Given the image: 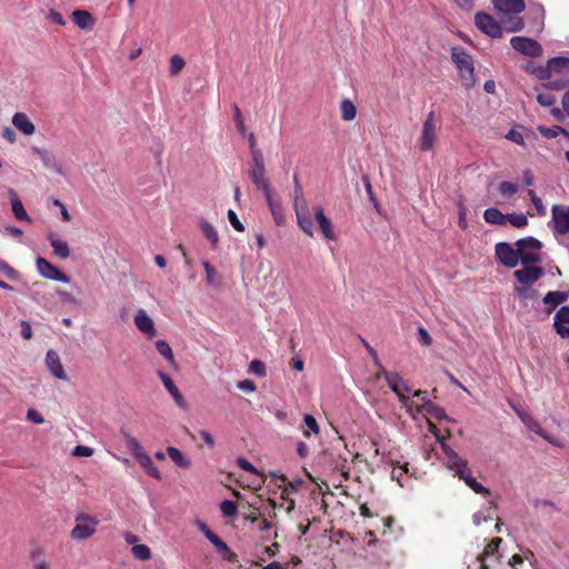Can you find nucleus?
I'll use <instances>...</instances> for the list:
<instances>
[{
	"label": "nucleus",
	"instance_id": "obj_1",
	"mask_svg": "<svg viewBox=\"0 0 569 569\" xmlns=\"http://www.w3.org/2000/svg\"><path fill=\"white\" fill-rule=\"evenodd\" d=\"M295 189L292 192V206L297 216L298 226L308 237H313V222L311 219L308 203L303 196L302 186L300 184L298 174L293 176Z\"/></svg>",
	"mask_w": 569,
	"mask_h": 569
},
{
	"label": "nucleus",
	"instance_id": "obj_2",
	"mask_svg": "<svg viewBox=\"0 0 569 569\" xmlns=\"http://www.w3.org/2000/svg\"><path fill=\"white\" fill-rule=\"evenodd\" d=\"M451 59L456 64L462 86L466 89H471L476 84L475 68L472 58L460 47H455L451 50Z\"/></svg>",
	"mask_w": 569,
	"mask_h": 569
},
{
	"label": "nucleus",
	"instance_id": "obj_3",
	"mask_svg": "<svg viewBox=\"0 0 569 569\" xmlns=\"http://www.w3.org/2000/svg\"><path fill=\"white\" fill-rule=\"evenodd\" d=\"M76 526L70 531L72 540L82 541L89 539L97 532L100 523L99 519L88 513H79L76 516Z\"/></svg>",
	"mask_w": 569,
	"mask_h": 569
},
{
	"label": "nucleus",
	"instance_id": "obj_4",
	"mask_svg": "<svg viewBox=\"0 0 569 569\" xmlns=\"http://www.w3.org/2000/svg\"><path fill=\"white\" fill-rule=\"evenodd\" d=\"M516 246L519 250V261L521 264H535L541 261L542 244L536 238L519 239Z\"/></svg>",
	"mask_w": 569,
	"mask_h": 569
},
{
	"label": "nucleus",
	"instance_id": "obj_5",
	"mask_svg": "<svg viewBox=\"0 0 569 569\" xmlns=\"http://www.w3.org/2000/svg\"><path fill=\"white\" fill-rule=\"evenodd\" d=\"M127 446L134 459L140 463L144 471L152 478L161 479L160 471L154 466L150 456L143 450L140 442L132 436L127 437Z\"/></svg>",
	"mask_w": 569,
	"mask_h": 569
},
{
	"label": "nucleus",
	"instance_id": "obj_6",
	"mask_svg": "<svg viewBox=\"0 0 569 569\" xmlns=\"http://www.w3.org/2000/svg\"><path fill=\"white\" fill-rule=\"evenodd\" d=\"M383 377L389 388L398 396L399 400L403 406H408V398L406 393L411 392V388L406 383L403 378L396 371H387L383 368L378 370L376 378L380 379Z\"/></svg>",
	"mask_w": 569,
	"mask_h": 569
},
{
	"label": "nucleus",
	"instance_id": "obj_7",
	"mask_svg": "<svg viewBox=\"0 0 569 569\" xmlns=\"http://www.w3.org/2000/svg\"><path fill=\"white\" fill-rule=\"evenodd\" d=\"M248 173L252 183L257 187V189H260L263 194L271 191L269 180L266 177L263 156H259L258 152H256L254 159H251Z\"/></svg>",
	"mask_w": 569,
	"mask_h": 569
},
{
	"label": "nucleus",
	"instance_id": "obj_8",
	"mask_svg": "<svg viewBox=\"0 0 569 569\" xmlns=\"http://www.w3.org/2000/svg\"><path fill=\"white\" fill-rule=\"evenodd\" d=\"M441 447L447 457V467L455 476L459 477L461 480H466L467 477L471 476V470L466 459L460 458L448 445L441 442Z\"/></svg>",
	"mask_w": 569,
	"mask_h": 569
},
{
	"label": "nucleus",
	"instance_id": "obj_9",
	"mask_svg": "<svg viewBox=\"0 0 569 569\" xmlns=\"http://www.w3.org/2000/svg\"><path fill=\"white\" fill-rule=\"evenodd\" d=\"M538 76L539 78H549L555 76L569 78V58L555 57L549 59L546 67L539 69Z\"/></svg>",
	"mask_w": 569,
	"mask_h": 569
},
{
	"label": "nucleus",
	"instance_id": "obj_10",
	"mask_svg": "<svg viewBox=\"0 0 569 569\" xmlns=\"http://www.w3.org/2000/svg\"><path fill=\"white\" fill-rule=\"evenodd\" d=\"M437 131L435 112L430 111L422 124L421 136L419 139L420 149L422 151H431L435 148Z\"/></svg>",
	"mask_w": 569,
	"mask_h": 569
},
{
	"label": "nucleus",
	"instance_id": "obj_11",
	"mask_svg": "<svg viewBox=\"0 0 569 569\" xmlns=\"http://www.w3.org/2000/svg\"><path fill=\"white\" fill-rule=\"evenodd\" d=\"M495 251L499 262L507 268H515L520 263L518 247L513 248V246L508 242H498L495 247Z\"/></svg>",
	"mask_w": 569,
	"mask_h": 569
},
{
	"label": "nucleus",
	"instance_id": "obj_12",
	"mask_svg": "<svg viewBox=\"0 0 569 569\" xmlns=\"http://www.w3.org/2000/svg\"><path fill=\"white\" fill-rule=\"evenodd\" d=\"M476 27L491 38H501L502 28L499 22L488 13L478 12L475 16Z\"/></svg>",
	"mask_w": 569,
	"mask_h": 569
},
{
	"label": "nucleus",
	"instance_id": "obj_13",
	"mask_svg": "<svg viewBox=\"0 0 569 569\" xmlns=\"http://www.w3.org/2000/svg\"><path fill=\"white\" fill-rule=\"evenodd\" d=\"M510 44L516 51L527 57L536 58L542 54L541 44L538 41L530 38L512 37L510 40Z\"/></svg>",
	"mask_w": 569,
	"mask_h": 569
},
{
	"label": "nucleus",
	"instance_id": "obj_14",
	"mask_svg": "<svg viewBox=\"0 0 569 569\" xmlns=\"http://www.w3.org/2000/svg\"><path fill=\"white\" fill-rule=\"evenodd\" d=\"M551 216L555 232L569 236V206L553 204Z\"/></svg>",
	"mask_w": 569,
	"mask_h": 569
},
{
	"label": "nucleus",
	"instance_id": "obj_15",
	"mask_svg": "<svg viewBox=\"0 0 569 569\" xmlns=\"http://www.w3.org/2000/svg\"><path fill=\"white\" fill-rule=\"evenodd\" d=\"M502 542L501 538H495L492 539L485 548L483 552L478 555L475 560V568L469 565L468 569H488L487 560L489 558L498 561V549L500 543Z\"/></svg>",
	"mask_w": 569,
	"mask_h": 569
},
{
	"label": "nucleus",
	"instance_id": "obj_16",
	"mask_svg": "<svg viewBox=\"0 0 569 569\" xmlns=\"http://www.w3.org/2000/svg\"><path fill=\"white\" fill-rule=\"evenodd\" d=\"M38 272L46 279L56 280L60 282L68 283L70 281L69 277L60 271L56 266H53L46 258L39 257L36 260Z\"/></svg>",
	"mask_w": 569,
	"mask_h": 569
},
{
	"label": "nucleus",
	"instance_id": "obj_17",
	"mask_svg": "<svg viewBox=\"0 0 569 569\" xmlns=\"http://www.w3.org/2000/svg\"><path fill=\"white\" fill-rule=\"evenodd\" d=\"M522 266L523 268L518 269L513 272V277L519 283L523 286H532L545 274V271L541 267H537L533 264Z\"/></svg>",
	"mask_w": 569,
	"mask_h": 569
},
{
	"label": "nucleus",
	"instance_id": "obj_18",
	"mask_svg": "<svg viewBox=\"0 0 569 569\" xmlns=\"http://www.w3.org/2000/svg\"><path fill=\"white\" fill-rule=\"evenodd\" d=\"M199 529L203 532L206 538L217 548V550L222 555L224 559L230 562H233L237 558L236 553H233L227 543L218 537L212 530L208 528L206 523H200Z\"/></svg>",
	"mask_w": 569,
	"mask_h": 569
},
{
	"label": "nucleus",
	"instance_id": "obj_19",
	"mask_svg": "<svg viewBox=\"0 0 569 569\" xmlns=\"http://www.w3.org/2000/svg\"><path fill=\"white\" fill-rule=\"evenodd\" d=\"M264 197L276 224L279 227L284 226L286 213L281 199L274 197L271 191L266 193Z\"/></svg>",
	"mask_w": 569,
	"mask_h": 569
},
{
	"label": "nucleus",
	"instance_id": "obj_20",
	"mask_svg": "<svg viewBox=\"0 0 569 569\" xmlns=\"http://www.w3.org/2000/svg\"><path fill=\"white\" fill-rule=\"evenodd\" d=\"M493 8L502 14H517L526 9L523 0H492Z\"/></svg>",
	"mask_w": 569,
	"mask_h": 569
},
{
	"label": "nucleus",
	"instance_id": "obj_21",
	"mask_svg": "<svg viewBox=\"0 0 569 569\" xmlns=\"http://www.w3.org/2000/svg\"><path fill=\"white\" fill-rule=\"evenodd\" d=\"M553 327L561 338H569V306H562L556 312Z\"/></svg>",
	"mask_w": 569,
	"mask_h": 569
},
{
	"label": "nucleus",
	"instance_id": "obj_22",
	"mask_svg": "<svg viewBox=\"0 0 569 569\" xmlns=\"http://www.w3.org/2000/svg\"><path fill=\"white\" fill-rule=\"evenodd\" d=\"M134 325L138 330L144 333L148 338H152L157 335L153 320L143 309L138 310L134 317Z\"/></svg>",
	"mask_w": 569,
	"mask_h": 569
},
{
	"label": "nucleus",
	"instance_id": "obj_23",
	"mask_svg": "<svg viewBox=\"0 0 569 569\" xmlns=\"http://www.w3.org/2000/svg\"><path fill=\"white\" fill-rule=\"evenodd\" d=\"M158 376L161 379V381H162L164 388L167 389V391L173 398V400L177 403V406H179L180 408L184 409L187 407V401H186L183 395L178 389V387L172 381V379L167 373H164L161 370L158 371Z\"/></svg>",
	"mask_w": 569,
	"mask_h": 569
},
{
	"label": "nucleus",
	"instance_id": "obj_24",
	"mask_svg": "<svg viewBox=\"0 0 569 569\" xmlns=\"http://www.w3.org/2000/svg\"><path fill=\"white\" fill-rule=\"evenodd\" d=\"M315 219L319 224L322 236L328 240H335V232L332 229V223L329 218L326 217L325 210L322 207L317 206L313 208Z\"/></svg>",
	"mask_w": 569,
	"mask_h": 569
},
{
	"label": "nucleus",
	"instance_id": "obj_25",
	"mask_svg": "<svg viewBox=\"0 0 569 569\" xmlns=\"http://www.w3.org/2000/svg\"><path fill=\"white\" fill-rule=\"evenodd\" d=\"M46 365L49 368L50 372L60 380H66L67 375L64 372L63 366L61 363L59 355L53 351L49 350L46 356Z\"/></svg>",
	"mask_w": 569,
	"mask_h": 569
},
{
	"label": "nucleus",
	"instance_id": "obj_26",
	"mask_svg": "<svg viewBox=\"0 0 569 569\" xmlns=\"http://www.w3.org/2000/svg\"><path fill=\"white\" fill-rule=\"evenodd\" d=\"M530 431L535 432L536 435L540 436L545 440H547L549 443L556 447H562V445L555 439L552 436H550L548 432H546L540 423L533 419V417L530 415L529 417H525L522 422Z\"/></svg>",
	"mask_w": 569,
	"mask_h": 569
},
{
	"label": "nucleus",
	"instance_id": "obj_27",
	"mask_svg": "<svg viewBox=\"0 0 569 569\" xmlns=\"http://www.w3.org/2000/svg\"><path fill=\"white\" fill-rule=\"evenodd\" d=\"M31 151L34 156H37L43 163V166L50 170H54L57 172H60V166L58 164V161H57V158L56 156L44 149V148H39V147H32L31 148Z\"/></svg>",
	"mask_w": 569,
	"mask_h": 569
},
{
	"label": "nucleus",
	"instance_id": "obj_28",
	"mask_svg": "<svg viewBox=\"0 0 569 569\" xmlns=\"http://www.w3.org/2000/svg\"><path fill=\"white\" fill-rule=\"evenodd\" d=\"M569 298V291H549L543 297L542 301L549 308L547 312L550 313L556 307L565 303Z\"/></svg>",
	"mask_w": 569,
	"mask_h": 569
},
{
	"label": "nucleus",
	"instance_id": "obj_29",
	"mask_svg": "<svg viewBox=\"0 0 569 569\" xmlns=\"http://www.w3.org/2000/svg\"><path fill=\"white\" fill-rule=\"evenodd\" d=\"M13 126L20 130L23 134L30 136L34 132L36 127L30 121L27 114L22 112H17L12 118Z\"/></svg>",
	"mask_w": 569,
	"mask_h": 569
},
{
	"label": "nucleus",
	"instance_id": "obj_30",
	"mask_svg": "<svg viewBox=\"0 0 569 569\" xmlns=\"http://www.w3.org/2000/svg\"><path fill=\"white\" fill-rule=\"evenodd\" d=\"M483 219L487 223L496 226L507 224V213H502L499 209L490 207L483 211Z\"/></svg>",
	"mask_w": 569,
	"mask_h": 569
},
{
	"label": "nucleus",
	"instance_id": "obj_31",
	"mask_svg": "<svg viewBox=\"0 0 569 569\" xmlns=\"http://www.w3.org/2000/svg\"><path fill=\"white\" fill-rule=\"evenodd\" d=\"M72 20L80 29H90L94 24V19L89 11L74 10L72 12Z\"/></svg>",
	"mask_w": 569,
	"mask_h": 569
},
{
	"label": "nucleus",
	"instance_id": "obj_32",
	"mask_svg": "<svg viewBox=\"0 0 569 569\" xmlns=\"http://www.w3.org/2000/svg\"><path fill=\"white\" fill-rule=\"evenodd\" d=\"M11 199V208L14 217L20 221H30V217L28 216L21 200L18 198L14 190L10 189L9 191Z\"/></svg>",
	"mask_w": 569,
	"mask_h": 569
},
{
	"label": "nucleus",
	"instance_id": "obj_33",
	"mask_svg": "<svg viewBox=\"0 0 569 569\" xmlns=\"http://www.w3.org/2000/svg\"><path fill=\"white\" fill-rule=\"evenodd\" d=\"M48 240L56 256L61 259H67L70 256V249L66 241L58 239L53 233L48 236Z\"/></svg>",
	"mask_w": 569,
	"mask_h": 569
},
{
	"label": "nucleus",
	"instance_id": "obj_34",
	"mask_svg": "<svg viewBox=\"0 0 569 569\" xmlns=\"http://www.w3.org/2000/svg\"><path fill=\"white\" fill-rule=\"evenodd\" d=\"M421 410L438 420H441V419L449 420L448 416L446 415L445 409L439 407L438 405L433 403L430 400H426L425 403H422Z\"/></svg>",
	"mask_w": 569,
	"mask_h": 569
},
{
	"label": "nucleus",
	"instance_id": "obj_35",
	"mask_svg": "<svg viewBox=\"0 0 569 569\" xmlns=\"http://www.w3.org/2000/svg\"><path fill=\"white\" fill-rule=\"evenodd\" d=\"M167 453L178 467L187 469L191 466L190 460L178 448L168 447Z\"/></svg>",
	"mask_w": 569,
	"mask_h": 569
},
{
	"label": "nucleus",
	"instance_id": "obj_36",
	"mask_svg": "<svg viewBox=\"0 0 569 569\" xmlns=\"http://www.w3.org/2000/svg\"><path fill=\"white\" fill-rule=\"evenodd\" d=\"M540 79L546 81L543 86L550 90H562L569 86V78L567 77L555 76Z\"/></svg>",
	"mask_w": 569,
	"mask_h": 569
},
{
	"label": "nucleus",
	"instance_id": "obj_37",
	"mask_svg": "<svg viewBox=\"0 0 569 569\" xmlns=\"http://www.w3.org/2000/svg\"><path fill=\"white\" fill-rule=\"evenodd\" d=\"M200 227L204 237L210 241L212 249H217L219 243V237L214 227L208 221H202Z\"/></svg>",
	"mask_w": 569,
	"mask_h": 569
},
{
	"label": "nucleus",
	"instance_id": "obj_38",
	"mask_svg": "<svg viewBox=\"0 0 569 569\" xmlns=\"http://www.w3.org/2000/svg\"><path fill=\"white\" fill-rule=\"evenodd\" d=\"M156 348L158 352L172 366L177 367V362L174 360L173 351L169 343L164 340L156 341Z\"/></svg>",
	"mask_w": 569,
	"mask_h": 569
},
{
	"label": "nucleus",
	"instance_id": "obj_39",
	"mask_svg": "<svg viewBox=\"0 0 569 569\" xmlns=\"http://www.w3.org/2000/svg\"><path fill=\"white\" fill-rule=\"evenodd\" d=\"M507 223H510L512 227L517 229H522L528 226V218L523 213H507Z\"/></svg>",
	"mask_w": 569,
	"mask_h": 569
},
{
	"label": "nucleus",
	"instance_id": "obj_40",
	"mask_svg": "<svg viewBox=\"0 0 569 569\" xmlns=\"http://www.w3.org/2000/svg\"><path fill=\"white\" fill-rule=\"evenodd\" d=\"M203 268L206 271V279L208 284L210 286H219L221 283V279L217 272V270L208 262L203 261Z\"/></svg>",
	"mask_w": 569,
	"mask_h": 569
},
{
	"label": "nucleus",
	"instance_id": "obj_41",
	"mask_svg": "<svg viewBox=\"0 0 569 569\" xmlns=\"http://www.w3.org/2000/svg\"><path fill=\"white\" fill-rule=\"evenodd\" d=\"M341 117L346 121H350L356 117V106L349 99L341 102Z\"/></svg>",
	"mask_w": 569,
	"mask_h": 569
},
{
	"label": "nucleus",
	"instance_id": "obj_42",
	"mask_svg": "<svg viewBox=\"0 0 569 569\" xmlns=\"http://www.w3.org/2000/svg\"><path fill=\"white\" fill-rule=\"evenodd\" d=\"M131 551L136 559L143 561L151 559L152 556L151 549L147 545H134Z\"/></svg>",
	"mask_w": 569,
	"mask_h": 569
},
{
	"label": "nucleus",
	"instance_id": "obj_43",
	"mask_svg": "<svg viewBox=\"0 0 569 569\" xmlns=\"http://www.w3.org/2000/svg\"><path fill=\"white\" fill-rule=\"evenodd\" d=\"M249 372L259 378H263L267 376L266 365L259 359H253L249 365Z\"/></svg>",
	"mask_w": 569,
	"mask_h": 569
},
{
	"label": "nucleus",
	"instance_id": "obj_44",
	"mask_svg": "<svg viewBox=\"0 0 569 569\" xmlns=\"http://www.w3.org/2000/svg\"><path fill=\"white\" fill-rule=\"evenodd\" d=\"M184 66H186V62L181 56H179V54L172 56L170 59V67H169V71H170L171 76L179 74L181 72V70L184 68Z\"/></svg>",
	"mask_w": 569,
	"mask_h": 569
},
{
	"label": "nucleus",
	"instance_id": "obj_45",
	"mask_svg": "<svg viewBox=\"0 0 569 569\" xmlns=\"http://www.w3.org/2000/svg\"><path fill=\"white\" fill-rule=\"evenodd\" d=\"M408 473V462L403 465H399L398 468H393L391 471V478L396 480L400 487H405L406 483L403 481V477Z\"/></svg>",
	"mask_w": 569,
	"mask_h": 569
},
{
	"label": "nucleus",
	"instance_id": "obj_46",
	"mask_svg": "<svg viewBox=\"0 0 569 569\" xmlns=\"http://www.w3.org/2000/svg\"><path fill=\"white\" fill-rule=\"evenodd\" d=\"M465 483L470 488L472 489L476 493H480V495H486V496H489V490L483 487L481 483H479L475 478L473 476H469L466 478V480H463Z\"/></svg>",
	"mask_w": 569,
	"mask_h": 569
},
{
	"label": "nucleus",
	"instance_id": "obj_47",
	"mask_svg": "<svg viewBox=\"0 0 569 569\" xmlns=\"http://www.w3.org/2000/svg\"><path fill=\"white\" fill-rule=\"evenodd\" d=\"M530 13L533 16V19L539 28V30L543 27L545 19V9L541 4H533L530 7Z\"/></svg>",
	"mask_w": 569,
	"mask_h": 569
},
{
	"label": "nucleus",
	"instance_id": "obj_48",
	"mask_svg": "<svg viewBox=\"0 0 569 569\" xmlns=\"http://www.w3.org/2000/svg\"><path fill=\"white\" fill-rule=\"evenodd\" d=\"M233 120L237 127V130L240 132V134L244 136L247 133V127L244 126L243 116L241 113V110L237 104H233Z\"/></svg>",
	"mask_w": 569,
	"mask_h": 569
},
{
	"label": "nucleus",
	"instance_id": "obj_49",
	"mask_svg": "<svg viewBox=\"0 0 569 569\" xmlns=\"http://www.w3.org/2000/svg\"><path fill=\"white\" fill-rule=\"evenodd\" d=\"M303 420H305L306 427L308 428V430L303 431L306 437H309L310 432H312L315 435L319 433V426L313 416L306 415Z\"/></svg>",
	"mask_w": 569,
	"mask_h": 569
},
{
	"label": "nucleus",
	"instance_id": "obj_50",
	"mask_svg": "<svg viewBox=\"0 0 569 569\" xmlns=\"http://www.w3.org/2000/svg\"><path fill=\"white\" fill-rule=\"evenodd\" d=\"M499 191L503 197H511L518 191V186L513 182L502 181L499 184Z\"/></svg>",
	"mask_w": 569,
	"mask_h": 569
},
{
	"label": "nucleus",
	"instance_id": "obj_51",
	"mask_svg": "<svg viewBox=\"0 0 569 569\" xmlns=\"http://www.w3.org/2000/svg\"><path fill=\"white\" fill-rule=\"evenodd\" d=\"M220 510L226 517H233L237 513V505L231 500H223L220 503Z\"/></svg>",
	"mask_w": 569,
	"mask_h": 569
},
{
	"label": "nucleus",
	"instance_id": "obj_52",
	"mask_svg": "<svg viewBox=\"0 0 569 569\" xmlns=\"http://www.w3.org/2000/svg\"><path fill=\"white\" fill-rule=\"evenodd\" d=\"M525 27V23L521 18H510L506 26L507 32H518L521 31Z\"/></svg>",
	"mask_w": 569,
	"mask_h": 569
},
{
	"label": "nucleus",
	"instance_id": "obj_53",
	"mask_svg": "<svg viewBox=\"0 0 569 569\" xmlns=\"http://www.w3.org/2000/svg\"><path fill=\"white\" fill-rule=\"evenodd\" d=\"M0 272L11 280H17L19 278V272L2 260H0Z\"/></svg>",
	"mask_w": 569,
	"mask_h": 569
},
{
	"label": "nucleus",
	"instance_id": "obj_54",
	"mask_svg": "<svg viewBox=\"0 0 569 569\" xmlns=\"http://www.w3.org/2000/svg\"><path fill=\"white\" fill-rule=\"evenodd\" d=\"M279 479L281 480V485H279V486L280 487L283 486L282 493H287V495L296 492L298 490V487L301 483L300 481H298L297 483L289 482L283 475L279 476Z\"/></svg>",
	"mask_w": 569,
	"mask_h": 569
},
{
	"label": "nucleus",
	"instance_id": "obj_55",
	"mask_svg": "<svg viewBox=\"0 0 569 569\" xmlns=\"http://www.w3.org/2000/svg\"><path fill=\"white\" fill-rule=\"evenodd\" d=\"M227 216H228V220H229L230 224L233 227L234 230H237L239 232L244 231V226L239 220L237 213L232 209L228 210Z\"/></svg>",
	"mask_w": 569,
	"mask_h": 569
},
{
	"label": "nucleus",
	"instance_id": "obj_56",
	"mask_svg": "<svg viewBox=\"0 0 569 569\" xmlns=\"http://www.w3.org/2000/svg\"><path fill=\"white\" fill-rule=\"evenodd\" d=\"M539 131L547 138H556L560 132H565V130L559 126H553L551 128L539 127Z\"/></svg>",
	"mask_w": 569,
	"mask_h": 569
},
{
	"label": "nucleus",
	"instance_id": "obj_57",
	"mask_svg": "<svg viewBox=\"0 0 569 569\" xmlns=\"http://www.w3.org/2000/svg\"><path fill=\"white\" fill-rule=\"evenodd\" d=\"M537 101L543 107H550L555 104L556 98L551 93H539L537 96Z\"/></svg>",
	"mask_w": 569,
	"mask_h": 569
},
{
	"label": "nucleus",
	"instance_id": "obj_58",
	"mask_svg": "<svg viewBox=\"0 0 569 569\" xmlns=\"http://www.w3.org/2000/svg\"><path fill=\"white\" fill-rule=\"evenodd\" d=\"M418 341L422 346H430L432 343L431 336L429 335V332L423 327H419L418 328Z\"/></svg>",
	"mask_w": 569,
	"mask_h": 569
},
{
	"label": "nucleus",
	"instance_id": "obj_59",
	"mask_svg": "<svg viewBox=\"0 0 569 569\" xmlns=\"http://www.w3.org/2000/svg\"><path fill=\"white\" fill-rule=\"evenodd\" d=\"M74 457H91L93 455V449L87 446L78 445L72 451Z\"/></svg>",
	"mask_w": 569,
	"mask_h": 569
},
{
	"label": "nucleus",
	"instance_id": "obj_60",
	"mask_svg": "<svg viewBox=\"0 0 569 569\" xmlns=\"http://www.w3.org/2000/svg\"><path fill=\"white\" fill-rule=\"evenodd\" d=\"M360 340H361V343L368 350L369 355L371 356L375 365L379 368V370H381V368H383V367L379 360V357H378V353L376 352V350L365 339L360 338Z\"/></svg>",
	"mask_w": 569,
	"mask_h": 569
},
{
	"label": "nucleus",
	"instance_id": "obj_61",
	"mask_svg": "<svg viewBox=\"0 0 569 569\" xmlns=\"http://www.w3.org/2000/svg\"><path fill=\"white\" fill-rule=\"evenodd\" d=\"M248 142H249L251 159H254L256 152H258L259 156H263L262 151L257 148V140H256V136L253 132H250L248 134Z\"/></svg>",
	"mask_w": 569,
	"mask_h": 569
},
{
	"label": "nucleus",
	"instance_id": "obj_62",
	"mask_svg": "<svg viewBox=\"0 0 569 569\" xmlns=\"http://www.w3.org/2000/svg\"><path fill=\"white\" fill-rule=\"evenodd\" d=\"M27 419L33 423L41 425L44 422L42 415L36 409H29L27 412Z\"/></svg>",
	"mask_w": 569,
	"mask_h": 569
},
{
	"label": "nucleus",
	"instance_id": "obj_63",
	"mask_svg": "<svg viewBox=\"0 0 569 569\" xmlns=\"http://www.w3.org/2000/svg\"><path fill=\"white\" fill-rule=\"evenodd\" d=\"M237 387L247 392H253L256 391L257 387L256 383L252 380L244 379L238 382Z\"/></svg>",
	"mask_w": 569,
	"mask_h": 569
},
{
	"label": "nucleus",
	"instance_id": "obj_64",
	"mask_svg": "<svg viewBox=\"0 0 569 569\" xmlns=\"http://www.w3.org/2000/svg\"><path fill=\"white\" fill-rule=\"evenodd\" d=\"M48 19H50L53 23L59 26H64L66 21L62 17V14L53 9L49 11Z\"/></svg>",
	"mask_w": 569,
	"mask_h": 569
}]
</instances>
